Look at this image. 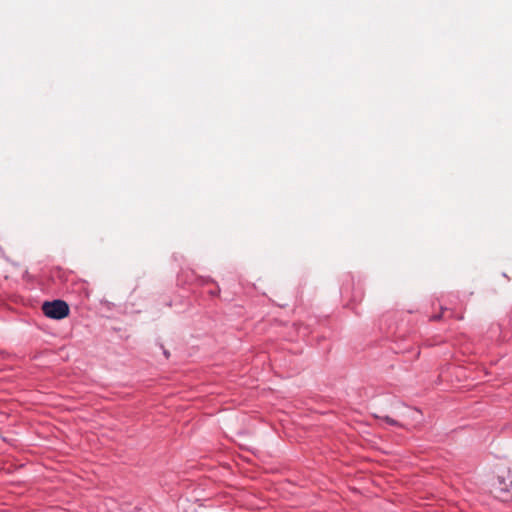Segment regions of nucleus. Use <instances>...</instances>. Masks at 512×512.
<instances>
[{
    "instance_id": "f257e3e1",
    "label": "nucleus",
    "mask_w": 512,
    "mask_h": 512,
    "mask_svg": "<svg viewBox=\"0 0 512 512\" xmlns=\"http://www.w3.org/2000/svg\"><path fill=\"white\" fill-rule=\"evenodd\" d=\"M42 311L45 316L52 319H63L69 314V306L63 300H54L52 302H44L42 305Z\"/></svg>"
},
{
    "instance_id": "f03ea898",
    "label": "nucleus",
    "mask_w": 512,
    "mask_h": 512,
    "mask_svg": "<svg viewBox=\"0 0 512 512\" xmlns=\"http://www.w3.org/2000/svg\"><path fill=\"white\" fill-rule=\"evenodd\" d=\"M381 419L383 421H385L387 424H390V425H399L398 422L396 420H394L393 418L389 417V416H384V417H381Z\"/></svg>"
},
{
    "instance_id": "7ed1b4c3",
    "label": "nucleus",
    "mask_w": 512,
    "mask_h": 512,
    "mask_svg": "<svg viewBox=\"0 0 512 512\" xmlns=\"http://www.w3.org/2000/svg\"><path fill=\"white\" fill-rule=\"evenodd\" d=\"M509 491H510V493L512 494V481H511V484H510Z\"/></svg>"
}]
</instances>
